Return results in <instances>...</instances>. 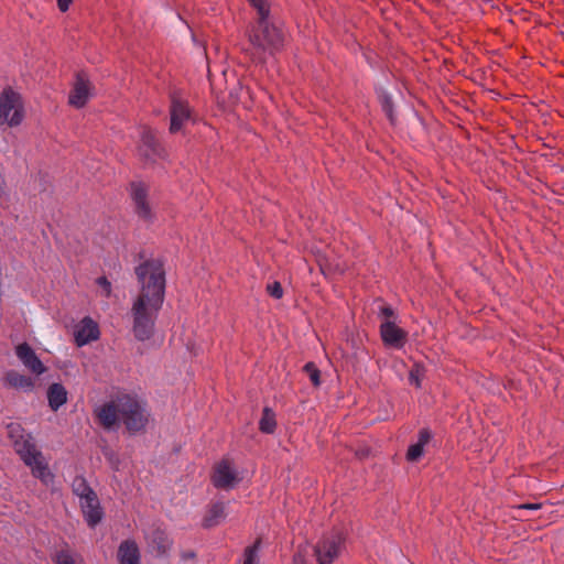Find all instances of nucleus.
<instances>
[{"label": "nucleus", "instance_id": "nucleus-5", "mask_svg": "<svg viewBox=\"0 0 564 564\" xmlns=\"http://www.w3.org/2000/svg\"><path fill=\"white\" fill-rule=\"evenodd\" d=\"M24 118V107L21 95L7 87L0 95V124L19 126Z\"/></svg>", "mask_w": 564, "mask_h": 564}, {"label": "nucleus", "instance_id": "nucleus-31", "mask_svg": "<svg viewBox=\"0 0 564 564\" xmlns=\"http://www.w3.org/2000/svg\"><path fill=\"white\" fill-rule=\"evenodd\" d=\"M56 564H76L73 555L67 550H61L55 556Z\"/></svg>", "mask_w": 564, "mask_h": 564}, {"label": "nucleus", "instance_id": "nucleus-18", "mask_svg": "<svg viewBox=\"0 0 564 564\" xmlns=\"http://www.w3.org/2000/svg\"><path fill=\"white\" fill-rule=\"evenodd\" d=\"M120 564H140V552L137 543L132 540L123 541L118 549Z\"/></svg>", "mask_w": 564, "mask_h": 564}, {"label": "nucleus", "instance_id": "nucleus-14", "mask_svg": "<svg viewBox=\"0 0 564 564\" xmlns=\"http://www.w3.org/2000/svg\"><path fill=\"white\" fill-rule=\"evenodd\" d=\"M15 354L22 364L33 373L42 375L46 371V367L28 343L18 345L15 347Z\"/></svg>", "mask_w": 564, "mask_h": 564}, {"label": "nucleus", "instance_id": "nucleus-13", "mask_svg": "<svg viewBox=\"0 0 564 564\" xmlns=\"http://www.w3.org/2000/svg\"><path fill=\"white\" fill-rule=\"evenodd\" d=\"M80 509L90 528H95L102 519L104 512L97 494L80 499Z\"/></svg>", "mask_w": 564, "mask_h": 564}, {"label": "nucleus", "instance_id": "nucleus-15", "mask_svg": "<svg viewBox=\"0 0 564 564\" xmlns=\"http://www.w3.org/2000/svg\"><path fill=\"white\" fill-rule=\"evenodd\" d=\"M147 541L149 547L155 552L158 556L165 555L173 544L167 532L160 527H153L151 529V531L147 534Z\"/></svg>", "mask_w": 564, "mask_h": 564}, {"label": "nucleus", "instance_id": "nucleus-32", "mask_svg": "<svg viewBox=\"0 0 564 564\" xmlns=\"http://www.w3.org/2000/svg\"><path fill=\"white\" fill-rule=\"evenodd\" d=\"M267 292L270 296L273 299H281L283 296V289L280 282L274 281L273 283H270L267 285Z\"/></svg>", "mask_w": 564, "mask_h": 564}, {"label": "nucleus", "instance_id": "nucleus-9", "mask_svg": "<svg viewBox=\"0 0 564 564\" xmlns=\"http://www.w3.org/2000/svg\"><path fill=\"white\" fill-rule=\"evenodd\" d=\"M138 152L145 163H154L158 159H163L166 154L156 133L149 128L142 131Z\"/></svg>", "mask_w": 564, "mask_h": 564}, {"label": "nucleus", "instance_id": "nucleus-21", "mask_svg": "<svg viewBox=\"0 0 564 564\" xmlns=\"http://www.w3.org/2000/svg\"><path fill=\"white\" fill-rule=\"evenodd\" d=\"M226 518L225 505L224 502H215L210 505L206 514L203 519L202 525L205 529H210L220 523L221 520Z\"/></svg>", "mask_w": 564, "mask_h": 564}, {"label": "nucleus", "instance_id": "nucleus-11", "mask_svg": "<svg viewBox=\"0 0 564 564\" xmlns=\"http://www.w3.org/2000/svg\"><path fill=\"white\" fill-rule=\"evenodd\" d=\"M239 482L237 473L231 468L228 459H221L214 467L212 484L217 489L229 490Z\"/></svg>", "mask_w": 564, "mask_h": 564}, {"label": "nucleus", "instance_id": "nucleus-28", "mask_svg": "<svg viewBox=\"0 0 564 564\" xmlns=\"http://www.w3.org/2000/svg\"><path fill=\"white\" fill-rule=\"evenodd\" d=\"M303 371L310 377V380L314 387L321 386V371L313 361L305 364Z\"/></svg>", "mask_w": 564, "mask_h": 564}, {"label": "nucleus", "instance_id": "nucleus-23", "mask_svg": "<svg viewBox=\"0 0 564 564\" xmlns=\"http://www.w3.org/2000/svg\"><path fill=\"white\" fill-rule=\"evenodd\" d=\"M276 429L275 413L272 409L265 406L259 421V430L265 434L274 433Z\"/></svg>", "mask_w": 564, "mask_h": 564}, {"label": "nucleus", "instance_id": "nucleus-17", "mask_svg": "<svg viewBox=\"0 0 564 564\" xmlns=\"http://www.w3.org/2000/svg\"><path fill=\"white\" fill-rule=\"evenodd\" d=\"M4 384L23 391H32L35 387L34 380L25 375L18 372L17 370H9L3 377Z\"/></svg>", "mask_w": 564, "mask_h": 564}, {"label": "nucleus", "instance_id": "nucleus-24", "mask_svg": "<svg viewBox=\"0 0 564 564\" xmlns=\"http://www.w3.org/2000/svg\"><path fill=\"white\" fill-rule=\"evenodd\" d=\"M72 489H73L74 495L79 497V499L95 494L93 488L87 482L86 478L83 476H76L74 478L73 484H72Z\"/></svg>", "mask_w": 564, "mask_h": 564}, {"label": "nucleus", "instance_id": "nucleus-12", "mask_svg": "<svg viewBox=\"0 0 564 564\" xmlns=\"http://www.w3.org/2000/svg\"><path fill=\"white\" fill-rule=\"evenodd\" d=\"M379 330L386 347L402 349L408 341V332L397 326L393 321L381 322Z\"/></svg>", "mask_w": 564, "mask_h": 564}, {"label": "nucleus", "instance_id": "nucleus-8", "mask_svg": "<svg viewBox=\"0 0 564 564\" xmlns=\"http://www.w3.org/2000/svg\"><path fill=\"white\" fill-rule=\"evenodd\" d=\"M130 197L133 202L134 213L137 216L147 223H153L154 214L149 204V187L143 182H131Z\"/></svg>", "mask_w": 564, "mask_h": 564}, {"label": "nucleus", "instance_id": "nucleus-22", "mask_svg": "<svg viewBox=\"0 0 564 564\" xmlns=\"http://www.w3.org/2000/svg\"><path fill=\"white\" fill-rule=\"evenodd\" d=\"M377 97L381 106L382 111L386 113L391 124L395 123V113L393 110V101L391 96L383 89H377Z\"/></svg>", "mask_w": 564, "mask_h": 564}, {"label": "nucleus", "instance_id": "nucleus-3", "mask_svg": "<svg viewBox=\"0 0 564 564\" xmlns=\"http://www.w3.org/2000/svg\"><path fill=\"white\" fill-rule=\"evenodd\" d=\"M98 423L106 430H111L121 420L126 429L135 434L145 429L149 413L139 400L129 394L117 397L106 402L95 411Z\"/></svg>", "mask_w": 564, "mask_h": 564}, {"label": "nucleus", "instance_id": "nucleus-37", "mask_svg": "<svg viewBox=\"0 0 564 564\" xmlns=\"http://www.w3.org/2000/svg\"><path fill=\"white\" fill-rule=\"evenodd\" d=\"M301 560H302V556L300 554H295L294 555V561L295 562H301Z\"/></svg>", "mask_w": 564, "mask_h": 564}, {"label": "nucleus", "instance_id": "nucleus-35", "mask_svg": "<svg viewBox=\"0 0 564 564\" xmlns=\"http://www.w3.org/2000/svg\"><path fill=\"white\" fill-rule=\"evenodd\" d=\"M181 558L183 561L195 560L196 558V552L193 551V550L182 551L181 552Z\"/></svg>", "mask_w": 564, "mask_h": 564}, {"label": "nucleus", "instance_id": "nucleus-4", "mask_svg": "<svg viewBox=\"0 0 564 564\" xmlns=\"http://www.w3.org/2000/svg\"><path fill=\"white\" fill-rule=\"evenodd\" d=\"M15 453L20 456L21 460L31 468L33 477L48 486L54 481V475L50 470L48 464L41 451L37 449L36 444L31 434L26 435L22 441H15L13 446Z\"/></svg>", "mask_w": 564, "mask_h": 564}, {"label": "nucleus", "instance_id": "nucleus-27", "mask_svg": "<svg viewBox=\"0 0 564 564\" xmlns=\"http://www.w3.org/2000/svg\"><path fill=\"white\" fill-rule=\"evenodd\" d=\"M8 436L12 441L13 446L15 445V441H22L26 435L25 430L19 423H10L8 426Z\"/></svg>", "mask_w": 564, "mask_h": 564}, {"label": "nucleus", "instance_id": "nucleus-10", "mask_svg": "<svg viewBox=\"0 0 564 564\" xmlns=\"http://www.w3.org/2000/svg\"><path fill=\"white\" fill-rule=\"evenodd\" d=\"M93 85L86 72L76 73L75 83L68 96V104L77 109L86 106L91 96Z\"/></svg>", "mask_w": 564, "mask_h": 564}, {"label": "nucleus", "instance_id": "nucleus-26", "mask_svg": "<svg viewBox=\"0 0 564 564\" xmlns=\"http://www.w3.org/2000/svg\"><path fill=\"white\" fill-rule=\"evenodd\" d=\"M379 305L378 317L381 322L393 321L395 323L398 315L391 305L386 304L381 299L377 300Z\"/></svg>", "mask_w": 564, "mask_h": 564}, {"label": "nucleus", "instance_id": "nucleus-25", "mask_svg": "<svg viewBox=\"0 0 564 564\" xmlns=\"http://www.w3.org/2000/svg\"><path fill=\"white\" fill-rule=\"evenodd\" d=\"M261 546V538H258L252 545L245 549L243 552V564H258L259 556L258 552Z\"/></svg>", "mask_w": 564, "mask_h": 564}, {"label": "nucleus", "instance_id": "nucleus-30", "mask_svg": "<svg viewBox=\"0 0 564 564\" xmlns=\"http://www.w3.org/2000/svg\"><path fill=\"white\" fill-rule=\"evenodd\" d=\"M248 1L256 9L257 15H261V11L263 14L271 13L270 0H248Z\"/></svg>", "mask_w": 564, "mask_h": 564}, {"label": "nucleus", "instance_id": "nucleus-36", "mask_svg": "<svg viewBox=\"0 0 564 564\" xmlns=\"http://www.w3.org/2000/svg\"><path fill=\"white\" fill-rule=\"evenodd\" d=\"M542 507V503H523V505H520L518 506L517 508L522 510H539L541 509Z\"/></svg>", "mask_w": 564, "mask_h": 564}, {"label": "nucleus", "instance_id": "nucleus-20", "mask_svg": "<svg viewBox=\"0 0 564 564\" xmlns=\"http://www.w3.org/2000/svg\"><path fill=\"white\" fill-rule=\"evenodd\" d=\"M48 405L53 411H57L67 402V391L62 383H52L47 389Z\"/></svg>", "mask_w": 564, "mask_h": 564}, {"label": "nucleus", "instance_id": "nucleus-38", "mask_svg": "<svg viewBox=\"0 0 564 564\" xmlns=\"http://www.w3.org/2000/svg\"><path fill=\"white\" fill-rule=\"evenodd\" d=\"M301 560H302V556L300 554H295L294 555V561L295 562H301Z\"/></svg>", "mask_w": 564, "mask_h": 564}, {"label": "nucleus", "instance_id": "nucleus-33", "mask_svg": "<svg viewBox=\"0 0 564 564\" xmlns=\"http://www.w3.org/2000/svg\"><path fill=\"white\" fill-rule=\"evenodd\" d=\"M96 283L102 288V290L105 291V295L107 297L110 296L111 294V283L109 282V280L106 278V276H99L97 280H96Z\"/></svg>", "mask_w": 564, "mask_h": 564}, {"label": "nucleus", "instance_id": "nucleus-19", "mask_svg": "<svg viewBox=\"0 0 564 564\" xmlns=\"http://www.w3.org/2000/svg\"><path fill=\"white\" fill-rule=\"evenodd\" d=\"M432 433L429 429H422L419 432V440L415 444H412L409 446L406 452V460L408 462H417L423 453H424V446L431 441Z\"/></svg>", "mask_w": 564, "mask_h": 564}, {"label": "nucleus", "instance_id": "nucleus-2", "mask_svg": "<svg viewBox=\"0 0 564 564\" xmlns=\"http://www.w3.org/2000/svg\"><path fill=\"white\" fill-rule=\"evenodd\" d=\"M248 46L243 52L254 64H264L284 48L286 33L283 23L271 13L257 15L246 31Z\"/></svg>", "mask_w": 564, "mask_h": 564}, {"label": "nucleus", "instance_id": "nucleus-6", "mask_svg": "<svg viewBox=\"0 0 564 564\" xmlns=\"http://www.w3.org/2000/svg\"><path fill=\"white\" fill-rule=\"evenodd\" d=\"M345 545V535L339 530L324 533L314 546V555L318 564H333Z\"/></svg>", "mask_w": 564, "mask_h": 564}, {"label": "nucleus", "instance_id": "nucleus-16", "mask_svg": "<svg viewBox=\"0 0 564 564\" xmlns=\"http://www.w3.org/2000/svg\"><path fill=\"white\" fill-rule=\"evenodd\" d=\"M100 332L98 324L90 317H85L77 326L74 333L75 343L78 347L85 346L99 338Z\"/></svg>", "mask_w": 564, "mask_h": 564}, {"label": "nucleus", "instance_id": "nucleus-7", "mask_svg": "<svg viewBox=\"0 0 564 564\" xmlns=\"http://www.w3.org/2000/svg\"><path fill=\"white\" fill-rule=\"evenodd\" d=\"M170 132L175 134L182 130L185 122L192 119V108L182 95L174 90L170 94Z\"/></svg>", "mask_w": 564, "mask_h": 564}, {"label": "nucleus", "instance_id": "nucleus-34", "mask_svg": "<svg viewBox=\"0 0 564 564\" xmlns=\"http://www.w3.org/2000/svg\"><path fill=\"white\" fill-rule=\"evenodd\" d=\"M73 0H56L57 8L61 12H66L69 9Z\"/></svg>", "mask_w": 564, "mask_h": 564}, {"label": "nucleus", "instance_id": "nucleus-29", "mask_svg": "<svg viewBox=\"0 0 564 564\" xmlns=\"http://www.w3.org/2000/svg\"><path fill=\"white\" fill-rule=\"evenodd\" d=\"M424 369L422 366L415 364L409 373V382L410 384L415 386L416 388H421V379L423 377Z\"/></svg>", "mask_w": 564, "mask_h": 564}, {"label": "nucleus", "instance_id": "nucleus-1", "mask_svg": "<svg viewBox=\"0 0 564 564\" xmlns=\"http://www.w3.org/2000/svg\"><path fill=\"white\" fill-rule=\"evenodd\" d=\"M140 292L131 307L132 334L139 341L153 337L165 297V270L160 259H148L134 269Z\"/></svg>", "mask_w": 564, "mask_h": 564}]
</instances>
